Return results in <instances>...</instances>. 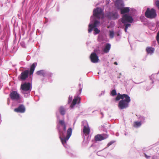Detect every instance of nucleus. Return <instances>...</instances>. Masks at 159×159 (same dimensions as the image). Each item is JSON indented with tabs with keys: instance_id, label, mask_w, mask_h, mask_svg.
Instances as JSON below:
<instances>
[{
	"instance_id": "1",
	"label": "nucleus",
	"mask_w": 159,
	"mask_h": 159,
	"mask_svg": "<svg viewBox=\"0 0 159 159\" xmlns=\"http://www.w3.org/2000/svg\"><path fill=\"white\" fill-rule=\"evenodd\" d=\"M120 99L122 100L119 102L118 106L121 109H123L128 107L129 102H130V97L127 94H121L118 93L116 98V101H118Z\"/></svg>"
},
{
	"instance_id": "2",
	"label": "nucleus",
	"mask_w": 159,
	"mask_h": 159,
	"mask_svg": "<svg viewBox=\"0 0 159 159\" xmlns=\"http://www.w3.org/2000/svg\"><path fill=\"white\" fill-rule=\"evenodd\" d=\"M60 134V138L61 142L62 144L64 145L66 144L67 141L69 139L70 137L71 136L72 133V129L71 128H70L68 129L67 131L66 135L65 137L62 138L61 136H64V134L63 132L59 131Z\"/></svg>"
},
{
	"instance_id": "3",
	"label": "nucleus",
	"mask_w": 159,
	"mask_h": 159,
	"mask_svg": "<svg viewBox=\"0 0 159 159\" xmlns=\"http://www.w3.org/2000/svg\"><path fill=\"white\" fill-rule=\"evenodd\" d=\"M115 6L118 9L120 10V13L122 14L128 13L130 11L129 7H122L124 6L123 4L120 0H117L116 1L115 3Z\"/></svg>"
},
{
	"instance_id": "4",
	"label": "nucleus",
	"mask_w": 159,
	"mask_h": 159,
	"mask_svg": "<svg viewBox=\"0 0 159 159\" xmlns=\"http://www.w3.org/2000/svg\"><path fill=\"white\" fill-rule=\"evenodd\" d=\"M145 16L147 18L152 19L156 18L157 15L156 11L154 9L147 8L145 13Z\"/></svg>"
},
{
	"instance_id": "5",
	"label": "nucleus",
	"mask_w": 159,
	"mask_h": 159,
	"mask_svg": "<svg viewBox=\"0 0 159 159\" xmlns=\"http://www.w3.org/2000/svg\"><path fill=\"white\" fill-rule=\"evenodd\" d=\"M30 88V83H25L21 85L20 89L22 91L23 93H25L26 92H30L31 91Z\"/></svg>"
},
{
	"instance_id": "6",
	"label": "nucleus",
	"mask_w": 159,
	"mask_h": 159,
	"mask_svg": "<svg viewBox=\"0 0 159 159\" xmlns=\"http://www.w3.org/2000/svg\"><path fill=\"white\" fill-rule=\"evenodd\" d=\"M133 21L132 17L127 14L123 15L121 20L122 23L124 24H125L127 22L131 23Z\"/></svg>"
},
{
	"instance_id": "7",
	"label": "nucleus",
	"mask_w": 159,
	"mask_h": 159,
	"mask_svg": "<svg viewBox=\"0 0 159 159\" xmlns=\"http://www.w3.org/2000/svg\"><path fill=\"white\" fill-rule=\"evenodd\" d=\"M93 16L97 19H100L101 16L104 15L103 11L101 8L97 7L94 9L93 11Z\"/></svg>"
},
{
	"instance_id": "8",
	"label": "nucleus",
	"mask_w": 159,
	"mask_h": 159,
	"mask_svg": "<svg viewBox=\"0 0 159 159\" xmlns=\"http://www.w3.org/2000/svg\"><path fill=\"white\" fill-rule=\"evenodd\" d=\"M106 16L110 19L115 20L118 18L119 15L117 12L112 11L108 12L106 14Z\"/></svg>"
},
{
	"instance_id": "9",
	"label": "nucleus",
	"mask_w": 159,
	"mask_h": 159,
	"mask_svg": "<svg viewBox=\"0 0 159 159\" xmlns=\"http://www.w3.org/2000/svg\"><path fill=\"white\" fill-rule=\"evenodd\" d=\"M108 135L104 134H98L94 137V140L96 141H101L107 139Z\"/></svg>"
},
{
	"instance_id": "10",
	"label": "nucleus",
	"mask_w": 159,
	"mask_h": 159,
	"mask_svg": "<svg viewBox=\"0 0 159 159\" xmlns=\"http://www.w3.org/2000/svg\"><path fill=\"white\" fill-rule=\"evenodd\" d=\"M11 99L12 100L18 101L20 99V94L16 91H12L10 94Z\"/></svg>"
},
{
	"instance_id": "11",
	"label": "nucleus",
	"mask_w": 159,
	"mask_h": 159,
	"mask_svg": "<svg viewBox=\"0 0 159 159\" xmlns=\"http://www.w3.org/2000/svg\"><path fill=\"white\" fill-rule=\"evenodd\" d=\"M90 58L91 62L93 63H96L98 61V57L95 53H92L90 55Z\"/></svg>"
},
{
	"instance_id": "12",
	"label": "nucleus",
	"mask_w": 159,
	"mask_h": 159,
	"mask_svg": "<svg viewBox=\"0 0 159 159\" xmlns=\"http://www.w3.org/2000/svg\"><path fill=\"white\" fill-rule=\"evenodd\" d=\"M25 108L23 105H20L17 108L14 109V111L17 113H23L25 111Z\"/></svg>"
},
{
	"instance_id": "13",
	"label": "nucleus",
	"mask_w": 159,
	"mask_h": 159,
	"mask_svg": "<svg viewBox=\"0 0 159 159\" xmlns=\"http://www.w3.org/2000/svg\"><path fill=\"white\" fill-rule=\"evenodd\" d=\"M29 71L28 70H25L22 72L20 75V79L22 80H25L28 76Z\"/></svg>"
},
{
	"instance_id": "14",
	"label": "nucleus",
	"mask_w": 159,
	"mask_h": 159,
	"mask_svg": "<svg viewBox=\"0 0 159 159\" xmlns=\"http://www.w3.org/2000/svg\"><path fill=\"white\" fill-rule=\"evenodd\" d=\"M81 98L78 96L75 97L73 100L70 107H73L76 104H79L80 102Z\"/></svg>"
},
{
	"instance_id": "15",
	"label": "nucleus",
	"mask_w": 159,
	"mask_h": 159,
	"mask_svg": "<svg viewBox=\"0 0 159 159\" xmlns=\"http://www.w3.org/2000/svg\"><path fill=\"white\" fill-rule=\"evenodd\" d=\"M37 63L34 62L33 63L31 66L30 69V75H31L33 74L34 69L36 66H37Z\"/></svg>"
},
{
	"instance_id": "16",
	"label": "nucleus",
	"mask_w": 159,
	"mask_h": 159,
	"mask_svg": "<svg viewBox=\"0 0 159 159\" xmlns=\"http://www.w3.org/2000/svg\"><path fill=\"white\" fill-rule=\"evenodd\" d=\"M83 131L85 135L89 134L90 131L89 128V126H84V127Z\"/></svg>"
},
{
	"instance_id": "17",
	"label": "nucleus",
	"mask_w": 159,
	"mask_h": 159,
	"mask_svg": "<svg viewBox=\"0 0 159 159\" xmlns=\"http://www.w3.org/2000/svg\"><path fill=\"white\" fill-rule=\"evenodd\" d=\"M154 48L152 47H147L146 48V51L148 54H152L154 52Z\"/></svg>"
},
{
	"instance_id": "18",
	"label": "nucleus",
	"mask_w": 159,
	"mask_h": 159,
	"mask_svg": "<svg viewBox=\"0 0 159 159\" xmlns=\"http://www.w3.org/2000/svg\"><path fill=\"white\" fill-rule=\"evenodd\" d=\"M59 123L63 127V130L64 131L66 130V125L63 120H60L59 121Z\"/></svg>"
},
{
	"instance_id": "19",
	"label": "nucleus",
	"mask_w": 159,
	"mask_h": 159,
	"mask_svg": "<svg viewBox=\"0 0 159 159\" xmlns=\"http://www.w3.org/2000/svg\"><path fill=\"white\" fill-rule=\"evenodd\" d=\"M111 48V45L109 43L106 44L105 47L103 49V51L105 53H107L109 52Z\"/></svg>"
},
{
	"instance_id": "20",
	"label": "nucleus",
	"mask_w": 159,
	"mask_h": 159,
	"mask_svg": "<svg viewBox=\"0 0 159 159\" xmlns=\"http://www.w3.org/2000/svg\"><path fill=\"white\" fill-rule=\"evenodd\" d=\"M59 111L61 115H64L65 114V108L62 106H61L59 108Z\"/></svg>"
},
{
	"instance_id": "21",
	"label": "nucleus",
	"mask_w": 159,
	"mask_h": 159,
	"mask_svg": "<svg viewBox=\"0 0 159 159\" xmlns=\"http://www.w3.org/2000/svg\"><path fill=\"white\" fill-rule=\"evenodd\" d=\"M141 122L140 121H135L134 124V126L136 128H138L141 125Z\"/></svg>"
},
{
	"instance_id": "22",
	"label": "nucleus",
	"mask_w": 159,
	"mask_h": 159,
	"mask_svg": "<svg viewBox=\"0 0 159 159\" xmlns=\"http://www.w3.org/2000/svg\"><path fill=\"white\" fill-rule=\"evenodd\" d=\"M36 74L38 75H42L43 77L45 76V73L43 70H40L36 72Z\"/></svg>"
},
{
	"instance_id": "23",
	"label": "nucleus",
	"mask_w": 159,
	"mask_h": 159,
	"mask_svg": "<svg viewBox=\"0 0 159 159\" xmlns=\"http://www.w3.org/2000/svg\"><path fill=\"white\" fill-rule=\"evenodd\" d=\"M100 22L99 21L97 20H95L94 21V22L93 24H92L93 25L92 26L94 27L95 28L96 27H97L98 25L99 24Z\"/></svg>"
},
{
	"instance_id": "24",
	"label": "nucleus",
	"mask_w": 159,
	"mask_h": 159,
	"mask_svg": "<svg viewBox=\"0 0 159 159\" xmlns=\"http://www.w3.org/2000/svg\"><path fill=\"white\" fill-rule=\"evenodd\" d=\"M92 24H89V29H88V32L89 33L91 32L92 30L94 28Z\"/></svg>"
},
{
	"instance_id": "25",
	"label": "nucleus",
	"mask_w": 159,
	"mask_h": 159,
	"mask_svg": "<svg viewBox=\"0 0 159 159\" xmlns=\"http://www.w3.org/2000/svg\"><path fill=\"white\" fill-rule=\"evenodd\" d=\"M109 33V36L110 38H113L114 35V31H110Z\"/></svg>"
},
{
	"instance_id": "26",
	"label": "nucleus",
	"mask_w": 159,
	"mask_h": 159,
	"mask_svg": "<svg viewBox=\"0 0 159 159\" xmlns=\"http://www.w3.org/2000/svg\"><path fill=\"white\" fill-rule=\"evenodd\" d=\"M124 25H125V32H126L128 27H130L131 25L130 24H126Z\"/></svg>"
},
{
	"instance_id": "27",
	"label": "nucleus",
	"mask_w": 159,
	"mask_h": 159,
	"mask_svg": "<svg viewBox=\"0 0 159 159\" xmlns=\"http://www.w3.org/2000/svg\"><path fill=\"white\" fill-rule=\"evenodd\" d=\"M111 95L112 96H114L116 95V91L115 89H113L111 91Z\"/></svg>"
},
{
	"instance_id": "28",
	"label": "nucleus",
	"mask_w": 159,
	"mask_h": 159,
	"mask_svg": "<svg viewBox=\"0 0 159 159\" xmlns=\"http://www.w3.org/2000/svg\"><path fill=\"white\" fill-rule=\"evenodd\" d=\"M82 86L81 84H79V93H78L77 94L79 95L80 94L82 91Z\"/></svg>"
},
{
	"instance_id": "29",
	"label": "nucleus",
	"mask_w": 159,
	"mask_h": 159,
	"mask_svg": "<svg viewBox=\"0 0 159 159\" xmlns=\"http://www.w3.org/2000/svg\"><path fill=\"white\" fill-rule=\"evenodd\" d=\"M94 31L96 34H98L100 32V30L97 28H94Z\"/></svg>"
},
{
	"instance_id": "30",
	"label": "nucleus",
	"mask_w": 159,
	"mask_h": 159,
	"mask_svg": "<svg viewBox=\"0 0 159 159\" xmlns=\"http://www.w3.org/2000/svg\"><path fill=\"white\" fill-rule=\"evenodd\" d=\"M143 154H144V155L145 156V157L147 159L149 158H150L151 157V154H150L149 155H148L145 153H144Z\"/></svg>"
},
{
	"instance_id": "31",
	"label": "nucleus",
	"mask_w": 159,
	"mask_h": 159,
	"mask_svg": "<svg viewBox=\"0 0 159 159\" xmlns=\"http://www.w3.org/2000/svg\"><path fill=\"white\" fill-rule=\"evenodd\" d=\"M156 5L157 6V7H158L159 9V1L158 0L156 2Z\"/></svg>"
},
{
	"instance_id": "32",
	"label": "nucleus",
	"mask_w": 159,
	"mask_h": 159,
	"mask_svg": "<svg viewBox=\"0 0 159 159\" xmlns=\"http://www.w3.org/2000/svg\"><path fill=\"white\" fill-rule=\"evenodd\" d=\"M113 143V142L111 141V142H109V143H108V144H107V145L108 146H109L110 145H111Z\"/></svg>"
},
{
	"instance_id": "33",
	"label": "nucleus",
	"mask_w": 159,
	"mask_h": 159,
	"mask_svg": "<svg viewBox=\"0 0 159 159\" xmlns=\"http://www.w3.org/2000/svg\"><path fill=\"white\" fill-rule=\"evenodd\" d=\"M114 64H115L116 65H117V62H115L114 63Z\"/></svg>"
},
{
	"instance_id": "34",
	"label": "nucleus",
	"mask_w": 159,
	"mask_h": 159,
	"mask_svg": "<svg viewBox=\"0 0 159 159\" xmlns=\"http://www.w3.org/2000/svg\"><path fill=\"white\" fill-rule=\"evenodd\" d=\"M101 114L102 115V113H101Z\"/></svg>"
}]
</instances>
